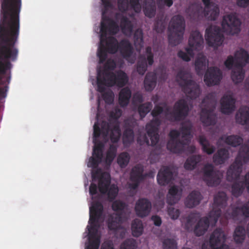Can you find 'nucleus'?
<instances>
[{
  "label": "nucleus",
  "instance_id": "f257e3e1",
  "mask_svg": "<svg viewBox=\"0 0 249 249\" xmlns=\"http://www.w3.org/2000/svg\"><path fill=\"white\" fill-rule=\"evenodd\" d=\"M227 197L225 193L219 192L214 197L213 210L210 212L209 217H203L200 219L194 229V233L197 236L203 235L207 231L210 222L215 225L221 214V209L227 206Z\"/></svg>",
  "mask_w": 249,
  "mask_h": 249
},
{
  "label": "nucleus",
  "instance_id": "f03ea898",
  "mask_svg": "<svg viewBox=\"0 0 249 249\" xmlns=\"http://www.w3.org/2000/svg\"><path fill=\"white\" fill-rule=\"evenodd\" d=\"M192 125L189 123H183L179 131L174 129L169 133L170 140L167 144V148L174 153H181L185 145L190 143L193 137L191 132Z\"/></svg>",
  "mask_w": 249,
  "mask_h": 249
},
{
  "label": "nucleus",
  "instance_id": "7ed1b4c3",
  "mask_svg": "<svg viewBox=\"0 0 249 249\" xmlns=\"http://www.w3.org/2000/svg\"><path fill=\"white\" fill-rule=\"evenodd\" d=\"M249 54L243 48L237 51L235 53V58L231 55L229 56L224 62L225 67L231 70L234 66L231 71V78L232 81L237 84L241 83L245 77V71L243 68L249 63Z\"/></svg>",
  "mask_w": 249,
  "mask_h": 249
},
{
  "label": "nucleus",
  "instance_id": "20e7f679",
  "mask_svg": "<svg viewBox=\"0 0 249 249\" xmlns=\"http://www.w3.org/2000/svg\"><path fill=\"white\" fill-rule=\"evenodd\" d=\"M92 178L94 181L98 180V187L102 194H107L110 201H112L118 193V188L114 184H110V176L107 172H103L100 168L92 173Z\"/></svg>",
  "mask_w": 249,
  "mask_h": 249
},
{
  "label": "nucleus",
  "instance_id": "39448f33",
  "mask_svg": "<svg viewBox=\"0 0 249 249\" xmlns=\"http://www.w3.org/2000/svg\"><path fill=\"white\" fill-rule=\"evenodd\" d=\"M191 74L185 71L181 70L177 74V81L182 90L191 99H195L199 95V86L192 79Z\"/></svg>",
  "mask_w": 249,
  "mask_h": 249
},
{
  "label": "nucleus",
  "instance_id": "423d86ee",
  "mask_svg": "<svg viewBox=\"0 0 249 249\" xmlns=\"http://www.w3.org/2000/svg\"><path fill=\"white\" fill-rule=\"evenodd\" d=\"M185 26L184 18L182 16L178 15L172 18L168 29V41L171 46H175L182 41Z\"/></svg>",
  "mask_w": 249,
  "mask_h": 249
},
{
  "label": "nucleus",
  "instance_id": "0eeeda50",
  "mask_svg": "<svg viewBox=\"0 0 249 249\" xmlns=\"http://www.w3.org/2000/svg\"><path fill=\"white\" fill-rule=\"evenodd\" d=\"M146 125V130L147 136L140 135L138 138V142L142 145L146 144L147 145L154 146L158 142L159 135L158 133L159 127L161 124L160 119L156 117Z\"/></svg>",
  "mask_w": 249,
  "mask_h": 249
},
{
  "label": "nucleus",
  "instance_id": "6e6552de",
  "mask_svg": "<svg viewBox=\"0 0 249 249\" xmlns=\"http://www.w3.org/2000/svg\"><path fill=\"white\" fill-rule=\"evenodd\" d=\"M105 74L107 77L105 79V81L97 84V90L99 92H103L106 90V87H111L116 86L123 88L128 81L126 73L122 70Z\"/></svg>",
  "mask_w": 249,
  "mask_h": 249
},
{
  "label": "nucleus",
  "instance_id": "1a4fd4ad",
  "mask_svg": "<svg viewBox=\"0 0 249 249\" xmlns=\"http://www.w3.org/2000/svg\"><path fill=\"white\" fill-rule=\"evenodd\" d=\"M100 44L97 51L99 63L103 64L107 58V53L114 54L118 51L119 43L113 36H100Z\"/></svg>",
  "mask_w": 249,
  "mask_h": 249
},
{
  "label": "nucleus",
  "instance_id": "9d476101",
  "mask_svg": "<svg viewBox=\"0 0 249 249\" xmlns=\"http://www.w3.org/2000/svg\"><path fill=\"white\" fill-rule=\"evenodd\" d=\"M189 111L187 101L185 99H181L175 103L172 112H169V108L167 107L164 113L169 121L179 122L184 120L188 116Z\"/></svg>",
  "mask_w": 249,
  "mask_h": 249
},
{
  "label": "nucleus",
  "instance_id": "9b49d317",
  "mask_svg": "<svg viewBox=\"0 0 249 249\" xmlns=\"http://www.w3.org/2000/svg\"><path fill=\"white\" fill-rule=\"evenodd\" d=\"M103 212V206L99 201L94 202L92 205L89 209V223L91 224L90 227L88 229L89 238H98L97 237L98 226L97 223L101 217Z\"/></svg>",
  "mask_w": 249,
  "mask_h": 249
},
{
  "label": "nucleus",
  "instance_id": "f8f14e48",
  "mask_svg": "<svg viewBox=\"0 0 249 249\" xmlns=\"http://www.w3.org/2000/svg\"><path fill=\"white\" fill-rule=\"evenodd\" d=\"M208 98H205L202 101L204 107L201 109L200 117L204 125H214L216 123V116L214 113L216 102L214 100H211L208 103Z\"/></svg>",
  "mask_w": 249,
  "mask_h": 249
},
{
  "label": "nucleus",
  "instance_id": "ddd939ff",
  "mask_svg": "<svg viewBox=\"0 0 249 249\" xmlns=\"http://www.w3.org/2000/svg\"><path fill=\"white\" fill-rule=\"evenodd\" d=\"M202 170L203 180L208 186L215 187L220 183L221 176L218 171L214 170L212 164H206Z\"/></svg>",
  "mask_w": 249,
  "mask_h": 249
},
{
  "label": "nucleus",
  "instance_id": "4468645a",
  "mask_svg": "<svg viewBox=\"0 0 249 249\" xmlns=\"http://www.w3.org/2000/svg\"><path fill=\"white\" fill-rule=\"evenodd\" d=\"M154 54L152 48L148 46L145 48V53L138 56L136 64L137 71L140 75H143L147 70V66H152L154 63Z\"/></svg>",
  "mask_w": 249,
  "mask_h": 249
},
{
  "label": "nucleus",
  "instance_id": "2eb2a0df",
  "mask_svg": "<svg viewBox=\"0 0 249 249\" xmlns=\"http://www.w3.org/2000/svg\"><path fill=\"white\" fill-rule=\"evenodd\" d=\"M224 36L220 27L211 26L206 29L205 39L209 46H220L223 41Z\"/></svg>",
  "mask_w": 249,
  "mask_h": 249
},
{
  "label": "nucleus",
  "instance_id": "dca6fc26",
  "mask_svg": "<svg viewBox=\"0 0 249 249\" xmlns=\"http://www.w3.org/2000/svg\"><path fill=\"white\" fill-rule=\"evenodd\" d=\"M221 25L224 31L229 35L238 34L241 31V21L234 15L224 17Z\"/></svg>",
  "mask_w": 249,
  "mask_h": 249
},
{
  "label": "nucleus",
  "instance_id": "f3484780",
  "mask_svg": "<svg viewBox=\"0 0 249 249\" xmlns=\"http://www.w3.org/2000/svg\"><path fill=\"white\" fill-rule=\"evenodd\" d=\"M203 38L202 35L198 31L191 32L188 40L189 47L185 49V52L190 57L194 56V51H199L203 48Z\"/></svg>",
  "mask_w": 249,
  "mask_h": 249
},
{
  "label": "nucleus",
  "instance_id": "a211bd4d",
  "mask_svg": "<svg viewBox=\"0 0 249 249\" xmlns=\"http://www.w3.org/2000/svg\"><path fill=\"white\" fill-rule=\"evenodd\" d=\"M226 239V235L220 228L216 229L211 234L209 244L211 249H230L229 246L223 244Z\"/></svg>",
  "mask_w": 249,
  "mask_h": 249
},
{
  "label": "nucleus",
  "instance_id": "6ab92c4d",
  "mask_svg": "<svg viewBox=\"0 0 249 249\" xmlns=\"http://www.w3.org/2000/svg\"><path fill=\"white\" fill-rule=\"evenodd\" d=\"M143 171V166L141 164H138L132 168L130 176V179L132 183L129 184V187L131 189H137L140 183L146 177L147 174H144Z\"/></svg>",
  "mask_w": 249,
  "mask_h": 249
},
{
  "label": "nucleus",
  "instance_id": "aec40b11",
  "mask_svg": "<svg viewBox=\"0 0 249 249\" xmlns=\"http://www.w3.org/2000/svg\"><path fill=\"white\" fill-rule=\"evenodd\" d=\"M137 125L136 120L133 118H128L124 121L123 142L124 145H129L134 141V129Z\"/></svg>",
  "mask_w": 249,
  "mask_h": 249
},
{
  "label": "nucleus",
  "instance_id": "412c9836",
  "mask_svg": "<svg viewBox=\"0 0 249 249\" xmlns=\"http://www.w3.org/2000/svg\"><path fill=\"white\" fill-rule=\"evenodd\" d=\"M222 78L221 70L216 67H211L206 71L204 80L208 86H212L219 84Z\"/></svg>",
  "mask_w": 249,
  "mask_h": 249
},
{
  "label": "nucleus",
  "instance_id": "4be33fe9",
  "mask_svg": "<svg viewBox=\"0 0 249 249\" xmlns=\"http://www.w3.org/2000/svg\"><path fill=\"white\" fill-rule=\"evenodd\" d=\"M100 31V36L106 37L107 34L114 35L118 32L119 26L113 20L109 18H105L101 22Z\"/></svg>",
  "mask_w": 249,
  "mask_h": 249
},
{
  "label": "nucleus",
  "instance_id": "5701e85b",
  "mask_svg": "<svg viewBox=\"0 0 249 249\" xmlns=\"http://www.w3.org/2000/svg\"><path fill=\"white\" fill-rule=\"evenodd\" d=\"M95 145L93 149L92 157L89 159L88 166L93 168H96L101 162L103 158V149L104 144L99 141L97 143H94Z\"/></svg>",
  "mask_w": 249,
  "mask_h": 249
},
{
  "label": "nucleus",
  "instance_id": "b1692460",
  "mask_svg": "<svg viewBox=\"0 0 249 249\" xmlns=\"http://www.w3.org/2000/svg\"><path fill=\"white\" fill-rule=\"evenodd\" d=\"M236 100L232 94H224L220 100V111L223 114H230L235 109Z\"/></svg>",
  "mask_w": 249,
  "mask_h": 249
},
{
  "label": "nucleus",
  "instance_id": "393cba45",
  "mask_svg": "<svg viewBox=\"0 0 249 249\" xmlns=\"http://www.w3.org/2000/svg\"><path fill=\"white\" fill-rule=\"evenodd\" d=\"M151 209V203L147 198H140L136 203L135 210L137 215L141 217L147 216Z\"/></svg>",
  "mask_w": 249,
  "mask_h": 249
},
{
  "label": "nucleus",
  "instance_id": "a878e982",
  "mask_svg": "<svg viewBox=\"0 0 249 249\" xmlns=\"http://www.w3.org/2000/svg\"><path fill=\"white\" fill-rule=\"evenodd\" d=\"M205 8L203 10L204 16L210 20H215L219 14L217 5H215L211 0H202Z\"/></svg>",
  "mask_w": 249,
  "mask_h": 249
},
{
  "label": "nucleus",
  "instance_id": "bb28decb",
  "mask_svg": "<svg viewBox=\"0 0 249 249\" xmlns=\"http://www.w3.org/2000/svg\"><path fill=\"white\" fill-rule=\"evenodd\" d=\"M157 178L160 185L165 186L173 179V173L169 167L165 166L159 171Z\"/></svg>",
  "mask_w": 249,
  "mask_h": 249
},
{
  "label": "nucleus",
  "instance_id": "cd10ccee",
  "mask_svg": "<svg viewBox=\"0 0 249 249\" xmlns=\"http://www.w3.org/2000/svg\"><path fill=\"white\" fill-rule=\"evenodd\" d=\"M101 129L97 122L95 123L93 125V142L97 143L100 141L98 139L101 133L105 137H107L110 131V125L106 122L103 121L101 125Z\"/></svg>",
  "mask_w": 249,
  "mask_h": 249
},
{
  "label": "nucleus",
  "instance_id": "c85d7f7f",
  "mask_svg": "<svg viewBox=\"0 0 249 249\" xmlns=\"http://www.w3.org/2000/svg\"><path fill=\"white\" fill-rule=\"evenodd\" d=\"M112 209L116 212L114 214H120L122 217L128 219L129 217V212L127 205L120 200H116L112 203Z\"/></svg>",
  "mask_w": 249,
  "mask_h": 249
},
{
  "label": "nucleus",
  "instance_id": "c756f323",
  "mask_svg": "<svg viewBox=\"0 0 249 249\" xmlns=\"http://www.w3.org/2000/svg\"><path fill=\"white\" fill-rule=\"evenodd\" d=\"M118 50L121 56L128 60L133 53V47L130 42L127 39H122L119 43Z\"/></svg>",
  "mask_w": 249,
  "mask_h": 249
},
{
  "label": "nucleus",
  "instance_id": "7c9ffc66",
  "mask_svg": "<svg viewBox=\"0 0 249 249\" xmlns=\"http://www.w3.org/2000/svg\"><path fill=\"white\" fill-rule=\"evenodd\" d=\"M116 66L115 61L113 59H108L104 65V69L102 71L98 72L97 76V84H100L101 82L105 81V79L107 77L106 75V73L113 72L110 71H113L115 69Z\"/></svg>",
  "mask_w": 249,
  "mask_h": 249
},
{
  "label": "nucleus",
  "instance_id": "2f4dec72",
  "mask_svg": "<svg viewBox=\"0 0 249 249\" xmlns=\"http://www.w3.org/2000/svg\"><path fill=\"white\" fill-rule=\"evenodd\" d=\"M202 198V196L199 192L193 191L186 198L185 205L188 208H194L200 203Z\"/></svg>",
  "mask_w": 249,
  "mask_h": 249
},
{
  "label": "nucleus",
  "instance_id": "473e14b6",
  "mask_svg": "<svg viewBox=\"0 0 249 249\" xmlns=\"http://www.w3.org/2000/svg\"><path fill=\"white\" fill-rule=\"evenodd\" d=\"M181 189L179 190L178 186L174 185L168 191L167 196V203L171 205L177 203L180 198Z\"/></svg>",
  "mask_w": 249,
  "mask_h": 249
},
{
  "label": "nucleus",
  "instance_id": "72a5a7b5",
  "mask_svg": "<svg viewBox=\"0 0 249 249\" xmlns=\"http://www.w3.org/2000/svg\"><path fill=\"white\" fill-rule=\"evenodd\" d=\"M243 141L242 138L238 135L227 136L226 135H223L219 138L218 142H223L232 147H236L240 145L243 142Z\"/></svg>",
  "mask_w": 249,
  "mask_h": 249
},
{
  "label": "nucleus",
  "instance_id": "f704fd0d",
  "mask_svg": "<svg viewBox=\"0 0 249 249\" xmlns=\"http://www.w3.org/2000/svg\"><path fill=\"white\" fill-rule=\"evenodd\" d=\"M127 220L122 217L120 214H113L108 220V228L110 230L116 231L121 228V224Z\"/></svg>",
  "mask_w": 249,
  "mask_h": 249
},
{
  "label": "nucleus",
  "instance_id": "c9c22d12",
  "mask_svg": "<svg viewBox=\"0 0 249 249\" xmlns=\"http://www.w3.org/2000/svg\"><path fill=\"white\" fill-rule=\"evenodd\" d=\"M132 96V92L129 88L126 87L121 89L119 93L118 101L121 107H124L128 106Z\"/></svg>",
  "mask_w": 249,
  "mask_h": 249
},
{
  "label": "nucleus",
  "instance_id": "e433bc0d",
  "mask_svg": "<svg viewBox=\"0 0 249 249\" xmlns=\"http://www.w3.org/2000/svg\"><path fill=\"white\" fill-rule=\"evenodd\" d=\"M235 119L239 124H247L249 121V108L247 106L241 107L236 114Z\"/></svg>",
  "mask_w": 249,
  "mask_h": 249
},
{
  "label": "nucleus",
  "instance_id": "4c0bfd02",
  "mask_svg": "<svg viewBox=\"0 0 249 249\" xmlns=\"http://www.w3.org/2000/svg\"><path fill=\"white\" fill-rule=\"evenodd\" d=\"M229 157L228 150L225 148H220L213 155V162L216 165H221L224 163Z\"/></svg>",
  "mask_w": 249,
  "mask_h": 249
},
{
  "label": "nucleus",
  "instance_id": "58836bf2",
  "mask_svg": "<svg viewBox=\"0 0 249 249\" xmlns=\"http://www.w3.org/2000/svg\"><path fill=\"white\" fill-rule=\"evenodd\" d=\"M157 74L155 72L146 73L144 80V87L146 91H151L155 88L157 84Z\"/></svg>",
  "mask_w": 249,
  "mask_h": 249
},
{
  "label": "nucleus",
  "instance_id": "ea45409f",
  "mask_svg": "<svg viewBox=\"0 0 249 249\" xmlns=\"http://www.w3.org/2000/svg\"><path fill=\"white\" fill-rule=\"evenodd\" d=\"M231 214L234 219H237L240 216L249 217V200L241 207H236L233 208Z\"/></svg>",
  "mask_w": 249,
  "mask_h": 249
},
{
  "label": "nucleus",
  "instance_id": "a19ab883",
  "mask_svg": "<svg viewBox=\"0 0 249 249\" xmlns=\"http://www.w3.org/2000/svg\"><path fill=\"white\" fill-rule=\"evenodd\" d=\"M143 9V12L146 17H154L156 11L155 1L154 0H144Z\"/></svg>",
  "mask_w": 249,
  "mask_h": 249
},
{
  "label": "nucleus",
  "instance_id": "79ce46f5",
  "mask_svg": "<svg viewBox=\"0 0 249 249\" xmlns=\"http://www.w3.org/2000/svg\"><path fill=\"white\" fill-rule=\"evenodd\" d=\"M198 140L200 144L202 146V149L204 152L208 155H211L215 151V147L210 143L204 136L199 135Z\"/></svg>",
  "mask_w": 249,
  "mask_h": 249
},
{
  "label": "nucleus",
  "instance_id": "37998d69",
  "mask_svg": "<svg viewBox=\"0 0 249 249\" xmlns=\"http://www.w3.org/2000/svg\"><path fill=\"white\" fill-rule=\"evenodd\" d=\"M201 160V155H192L186 160L184 164V168L187 170H192L196 167Z\"/></svg>",
  "mask_w": 249,
  "mask_h": 249
},
{
  "label": "nucleus",
  "instance_id": "c03bdc74",
  "mask_svg": "<svg viewBox=\"0 0 249 249\" xmlns=\"http://www.w3.org/2000/svg\"><path fill=\"white\" fill-rule=\"evenodd\" d=\"M233 237L236 243H242L244 241L246 237V231L245 228L241 226H237L235 229Z\"/></svg>",
  "mask_w": 249,
  "mask_h": 249
},
{
  "label": "nucleus",
  "instance_id": "a18cd8bd",
  "mask_svg": "<svg viewBox=\"0 0 249 249\" xmlns=\"http://www.w3.org/2000/svg\"><path fill=\"white\" fill-rule=\"evenodd\" d=\"M143 225L142 221L139 219L134 220L131 224L132 233L134 236L139 237L143 231Z\"/></svg>",
  "mask_w": 249,
  "mask_h": 249
},
{
  "label": "nucleus",
  "instance_id": "49530a36",
  "mask_svg": "<svg viewBox=\"0 0 249 249\" xmlns=\"http://www.w3.org/2000/svg\"><path fill=\"white\" fill-rule=\"evenodd\" d=\"M207 65L206 59L204 56L197 58L195 62V68L198 75H202L206 69Z\"/></svg>",
  "mask_w": 249,
  "mask_h": 249
},
{
  "label": "nucleus",
  "instance_id": "de8ad7c7",
  "mask_svg": "<svg viewBox=\"0 0 249 249\" xmlns=\"http://www.w3.org/2000/svg\"><path fill=\"white\" fill-rule=\"evenodd\" d=\"M152 108L151 102H148L140 104L138 107V112L141 119L144 118Z\"/></svg>",
  "mask_w": 249,
  "mask_h": 249
},
{
  "label": "nucleus",
  "instance_id": "09e8293b",
  "mask_svg": "<svg viewBox=\"0 0 249 249\" xmlns=\"http://www.w3.org/2000/svg\"><path fill=\"white\" fill-rule=\"evenodd\" d=\"M120 26L124 33H131L133 26L129 19L125 16H123L120 20Z\"/></svg>",
  "mask_w": 249,
  "mask_h": 249
},
{
  "label": "nucleus",
  "instance_id": "8fccbe9b",
  "mask_svg": "<svg viewBox=\"0 0 249 249\" xmlns=\"http://www.w3.org/2000/svg\"><path fill=\"white\" fill-rule=\"evenodd\" d=\"M130 159L129 154L126 152L121 153L117 158V163L122 168H125L128 165Z\"/></svg>",
  "mask_w": 249,
  "mask_h": 249
},
{
  "label": "nucleus",
  "instance_id": "3c124183",
  "mask_svg": "<svg viewBox=\"0 0 249 249\" xmlns=\"http://www.w3.org/2000/svg\"><path fill=\"white\" fill-rule=\"evenodd\" d=\"M121 136L120 129L118 125H114L111 129L110 139L112 142H117Z\"/></svg>",
  "mask_w": 249,
  "mask_h": 249
},
{
  "label": "nucleus",
  "instance_id": "603ef678",
  "mask_svg": "<svg viewBox=\"0 0 249 249\" xmlns=\"http://www.w3.org/2000/svg\"><path fill=\"white\" fill-rule=\"evenodd\" d=\"M134 40L136 46L142 47L143 44V32L141 29L136 30L134 34Z\"/></svg>",
  "mask_w": 249,
  "mask_h": 249
},
{
  "label": "nucleus",
  "instance_id": "864d4df0",
  "mask_svg": "<svg viewBox=\"0 0 249 249\" xmlns=\"http://www.w3.org/2000/svg\"><path fill=\"white\" fill-rule=\"evenodd\" d=\"M137 247L135 240L130 238L124 241L120 246V249H136Z\"/></svg>",
  "mask_w": 249,
  "mask_h": 249
},
{
  "label": "nucleus",
  "instance_id": "5fc2aeb1",
  "mask_svg": "<svg viewBox=\"0 0 249 249\" xmlns=\"http://www.w3.org/2000/svg\"><path fill=\"white\" fill-rule=\"evenodd\" d=\"M163 249H178L177 243L173 239L167 238L163 242Z\"/></svg>",
  "mask_w": 249,
  "mask_h": 249
},
{
  "label": "nucleus",
  "instance_id": "6e6d98bb",
  "mask_svg": "<svg viewBox=\"0 0 249 249\" xmlns=\"http://www.w3.org/2000/svg\"><path fill=\"white\" fill-rule=\"evenodd\" d=\"M117 147L114 145H110L107 153L106 159L107 161L111 162L116 156Z\"/></svg>",
  "mask_w": 249,
  "mask_h": 249
},
{
  "label": "nucleus",
  "instance_id": "4d7b16f0",
  "mask_svg": "<svg viewBox=\"0 0 249 249\" xmlns=\"http://www.w3.org/2000/svg\"><path fill=\"white\" fill-rule=\"evenodd\" d=\"M89 244L86 246L85 249H98L100 243L99 238H89Z\"/></svg>",
  "mask_w": 249,
  "mask_h": 249
},
{
  "label": "nucleus",
  "instance_id": "13d9d810",
  "mask_svg": "<svg viewBox=\"0 0 249 249\" xmlns=\"http://www.w3.org/2000/svg\"><path fill=\"white\" fill-rule=\"evenodd\" d=\"M196 220V219L195 215L190 214L188 215L186 218V221L184 224V228L187 231L192 229Z\"/></svg>",
  "mask_w": 249,
  "mask_h": 249
},
{
  "label": "nucleus",
  "instance_id": "bf43d9fd",
  "mask_svg": "<svg viewBox=\"0 0 249 249\" xmlns=\"http://www.w3.org/2000/svg\"><path fill=\"white\" fill-rule=\"evenodd\" d=\"M165 28V23L162 19H158L155 21L154 29L157 33H161L163 32Z\"/></svg>",
  "mask_w": 249,
  "mask_h": 249
},
{
  "label": "nucleus",
  "instance_id": "052dcab7",
  "mask_svg": "<svg viewBox=\"0 0 249 249\" xmlns=\"http://www.w3.org/2000/svg\"><path fill=\"white\" fill-rule=\"evenodd\" d=\"M118 7L119 11L122 12H125L128 10V0H118Z\"/></svg>",
  "mask_w": 249,
  "mask_h": 249
},
{
  "label": "nucleus",
  "instance_id": "680f3d73",
  "mask_svg": "<svg viewBox=\"0 0 249 249\" xmlns=\"http://www.w3.org/2000/svg\"><path fill=\"white\" fill-rule=\"evenodd\" d=\"M129 3L131 8L136 12L140 13L142 9V6L139 0H129Z\"/></svg>",
  "mask_w": 249,
  "mask_h": 249
},
{
  "label": "nucleus",
  "instance_id": "e2e57ef3",
  "mask_svg": "<svg viewBox=\"0 0 249 249\" xmlns=\"http://www.w3.org/2000/svg\"><path fill=\"white\" fill-rule=\"evenodd\" d=\"M168 213L169 216L173 219H178L180 214L179 210L173 207H170L168 208Z\"/></svg>",
  "mask_w": 249,
  "mask_h": 249
},
{
  "label": "nucleus",
  "instance_id": "0e129e2a",
  "mask_svg": "<svg viewBox=\"0 0 249 249\" xmlns=\"http://www.w3.org/2000/svg\"><path fill=\"white\" fill-rule=\"evenodd\" d=\"M163 112V108L158 105H156L152 110L151 114L153 117H156Z\"/></svg>",
  "mask_w": 249,
  "mask_h": 249
},
{
  "label": "nucleus",
  "instance_id": "69168bd1",
  "mask_svg": "<svg viewBox=\"0 0 249 249\" xmlns=\"http://www.w3.org/2000/svg\"><path fill=\"white\" fill-rule=\"evenodd\" d=\"M102 93V97L105 102L107 104L111 103L113 101L112 93L110 92H105V90Z\"/></svg>",
  "mask_w": 249,
  "mask_h": 249
},
{
  "label": "nucleus",
  "instance_id": "338daca9",
  "mask_svg": "<svg viewBox=\"0 0 249 249\" xmlns=\"http://www.w3.org/2000/svg\"><path fill=\"white\" fill-rule=\"evenodd\" d=\"M102 5L104 6V9L102 11L103 15L105 14L109 8L112 7V4L110 0H101Z\"/></svg>",
  "mask_w": 249,
  "mask_h": 249
},
{
  "label": "nucleus",
  "instance_id": "774afa93",
  "mask_svg": "<svg viewBox=\"0 0 249 249\" xmlns=\"http://www.w3.org/2000/svg\"><path fill=\"white\" fill-rule=\"evenodd\" d=\"M143 102L142 95L139 92L135 93L133 96V102L134 104L142 103Z\"/></svg>",
  "mask_w": 249,
  "mask_h": 249
}]
</instances>
